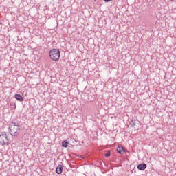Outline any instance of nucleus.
Instances as JSON below:
<instances>
[{
	"mask_svg": "<svg viewBox=\"0 0 176 176\" xmlns=\"http://www.w3.org/2000/svg\"><path fill=\"white\" fill-rule=\"evenodd\" d=\"M9 130L10 131L11 135L14 137H17L19 134H20V131L21 130V127L17 122H11L9 124Z\"/></svg>",
	"mask_w": 176,
	"mask_h": 176,
	"instance_id": "1",
	"label": "nucleus"
},
{
	"mask_svg": "<svg viewBox=\"0 0 176 176\" xmlns=\"http://www.w3.org/2000/svg\"><path fill=\"white\" fill-rule=\"evenodd\" d=\"M104 2H111V1H112V0H104Z\"/></svg>",
	"mask_w": 176,
	"mask_h": 176,
	"instance_id": "11",
	"label": "nucleus"
},
{
	"mask_svg": "<svg viewBox=\"0 0 176 176\" xmlns=\"http://www.w3.org/2000/svg\"><path fill=\"white\" fill-rule=\"evenodd\" d=\"M117 152L120 153V155H124V153H126V150H124V147H123L122 146H119L117 148Z\"/></svg>",
	"mask_w": 176,
	"mask_h": 176,
	"instance_id": "4",
	"label": "nucleus"
},
{
	"mask_svg": "<svg viewBox=\"0 0 176 176\" xmlns=\"http://www.w3.org/2000/svg\"><path fill=\"white\" fill-rule=\"evenodd\" d=\"M146 168V164H140L138 165V169L140 170V171H144Z\"/></svg>",
	"mask_w": 176,
	"mask_h": 176,
	"instance_id": "5",
	"label": "nucleus"
},
{
	"mask_svg": "<svg viewBox=\"0 0 176 176\" xmlns=\"http://www.w3.org/2000/svg\"><path fill=\"white\" fill-rule=\"evenodd\" d=\"M0 144L2 145H8L9 144V138H8V134L6 132L0 134Z\"/></svg>",
	"mask_w": 176,
	"mask_h": 176,
	"instance_id": "3",
	"label": "nucleus"
},
{
	"mask_svg": "<svg viewBox=\"0 0 176 176\" xmlns=\"http://www.w3.org/2000/svg\"><path fill=\"white\" fill-rule=\"evenodd\" d=\"M56 173L57 174H61V173H63V166H61V165L58 166V167L56 169Z\"/></svg>",
	"mask_w": 176,
	"mask_h": 176,
	"instance_id": "6",
	"label": "nucleus"
},
{
	"mask_svg": "<svg viewBox=\"0 0 176 176\" xmlns=\"http://www.w3.org/2000/svg\"><path fill=\"white\" fill-rule=\"evenodd\" d=\"M129 124L131 127H135V122L133 120L129 122Z\"/></svg>",
	"mask_w": 176,
	"mask_h": 176,
	"instance_id": "9",
	"label": "nucleus"
},
{
	"mask_svg": "<svg viewBox=\"0 0 176 176\" xmlns=\"http://www.w3.org/2000/svg\"><path fill=\"white\" fill-rule=\"evenodd\" d=\"M69 143L67 141V140H64L63 142H62V146H63V148H68V144Z\"/></svg>",
	"mask_w": 176,
	"mask_h": 176,
	"instance_id": "8",
	"label": "nucleus"
},
{
	"mask_svg": "<svg viewBox=\"0 0 176 176\" xmlns=\"http://www.w3.org/2000/svg\"><path fill=\"white\" fill-rule=\"evenodd\" d=\"M105 157H109L111 156V151H107L106 154H104Z\"/></svg>",
	"mask_w": 176,
	"mask_h": 176,
	"instance_id": "10",
	"label": "nucleus"
},
{
	"mask_svg": "<svg viewBox=\"0 0 176 176\" xmlns=\"http://www.w3.org/2000/svg\"><path fill=\"white\" fill-rule=\"evenodd\" d=\"M15 98L17 100V101H20L21 102L24 101L23 96H21V95H20V94H16Z\"/></svg>",
	"mask_w": 176,
	"mask_h": 176,
	"instance_id": "7",
	"label": "nucleus"
},
{
	"mask_svg": "<svg viewBox=\"0 0 176 176\" xmlns=\"http://www.w3.org/2000/svg\"><path fill=\"white\" fill-rule=\"evenodd\" d=\"M50 57L51 60L53 61H58L60 60V57H61V52L60 50L58 49H52L50 51Z\"/></svg>",
	"mask_w": 176,
	"mask_h": 176,
	"instance_id": "2",
	"label": "nucleus"
}]
</instances>
